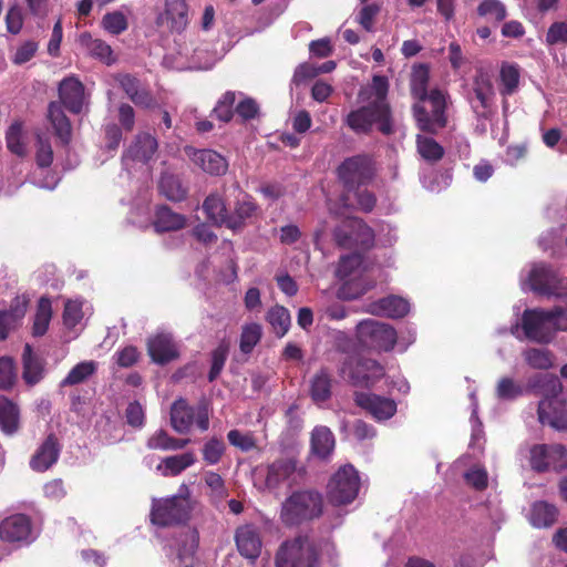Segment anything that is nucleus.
Segmentation results:
<instances>
[{
    "label": "nucleus",
    "instance_id": "nucleus-28",
    "mask_svg": "<svg viewBox=\"0 0 567 567\" xmlns=\"http://www.w3.org/2000/svg\"><path fill=\"white\" fill-rule=\"evenodd\" d=\"M157 23L166 24L171 30L182 31L187 24L185 0H166L165 11L158 17Z\"/></svg>",
    "mask_w": 567,
    "mask_h": 567
},
{
    "label": "nucleus",
    "instance_id": "nucleus-8",
    "mask_svg": "<svg viewBox=\"0 0 567 567\" xmlns=\"http://www.w3.org/2000/svg\"><path fill=\"white\" fill-rule=\"evenodd\" d=\"M357 337L363 347L377 351L392 350L398 340V333L392 326L374 319L360 321Z\"/></svg>",
    "mask_w": 567,
    "mask_h": 567
},
{
    "label": "nucleus",
    "instance_id": "nucleus-45",
    "mask_svg": "<svg viewBox=\"0 0 567 567\" xmlns=\"http://www.w3.org/2000/svg\"><path fill=\"white\" fill-rule=\"evenodd\" d=\"M97 370V363L93 360L82 361L74 365L68 375L61 381V386H72L85 382Z\"/></svg>",
    "mask_w": 567,
    "mask_h": 567
},
{
    "label": "nucleus",
    "instance_id": "nucleus-15",
    "mask_svg": "<svg viewBox=\"0 0 567 567\" xmlns=\"http://www.w3.org/2000/svg\"><path fill=\"white\" fill-rule=\"evenodd\" d=\"M342 374L355 386H371L384 375V368L372 359H353L346 362Z\"/></svg>",
    "mask_w": 567,
    "mask_h": 567
},
{
    "label": "nucleus",
    "instance_id": "nucleus-22",
    "mask_svg": "<svg viewBox=\"0 0 567 567\" xmlns=\"http://www.w3.org/2000/svg\"><path fill=\"white\" fill-rule=\"evenodd\" d=\"M76 42L79 47L90 56L100 60L106 65H112L116 62V55L114 54L110 44L99 38H93L90 32L81 33Z\"/></svg>",
    "mask_w": 567,
    "mask_h": 567
},
{
    "label": "nucleus",
    "instance_id": "nucleus-7",
    "mask_svg": "<svg viewBox=\"0 0 567 567\" xmlns=\"http://www.w3.org/2000/svg\"><path fill=\"white\" fill-rule=\"evenodd\" d=\"M318 547L308 537L284 543L276 555V567H319Z\"/></svg>",
    "mask_w": 567,
    "mask_h": 567
},
{
    "label": "nucleus",
    "instance_id": "nucleus-64",
    "mask_svg": "<svg viewBox=\"0 0 567 567\" xmlns=\"http://www.w3.org/2000/svg\"><path fill=\"white\" fill-rule=\"evenodd\" d=\"M16 381L14 363L12 359L0 358V389H10Z\"/></svg>",
    "mask_w": 567,
    "mask_h": 567
},
{
    "label": "nucleus",
    "instance_id": "nucleus-39",
    "mask_svg": "<svg viewBox=\"0 0 567 567\" xmlns=\"http://www.w3.org/2000/svg\"><path fill=\"white\" fill-rule=\"evenodd\" d=\"M203 209L207 218L218 226L228 228L229 214L223 198L217 194L209 195L203 203Z\"/></svg>",
    "mask_w": 567,
    "mask_h": 567
},
{
    "label": "nucleus",
    "instance_id": "nucleus-18",
    "mask_svg": "<svg viewBox=\"0 0 567 567\" xmlns=\"http://www.w3.org/2000/svg\"><path fill=\"white\" fill-rule=\"evenodd\" d=\"M530 466L537 472L560 471L567 466V451L560 444L535 445L530 450Z\"/></svg>",
    "mask_w": 567,
    "mask_h": 567
},
{
    "label": "nucleus",
    "instance_id": "nucleus-50",
    "mask_svg": "<svg viewBox=\"0 0 567 567\" xmlns=\"http://www.w3.org/2000/svg\"><path fill=\"white\" fill-rule=\"evenodd\" d=\"M351 196H353L357 200L355 207L364 213H370L375 206V196L367 189H360V187H358L351 192L346 190L343 198L346 206H354V204L351 202Z\"/></svg>",
    "mask_w": 567,
    "mask_h": 567
},
{
    "label": "nucleus",
    "instance_id": "nucleus-57",
    "mask_svg": "<svg viewBox=\"0 0 567 567\" xmlns=\"http://www.w3.org/2000/svg\"><path fill=\"white\" fill-rule=\"evenodd\" d=\"M363 7L360 9L357 21L358 23L367 31L373 30V22L375 17L381 11V6L379 3H362Z\"/></svg>",
    "mask_w": 567,
    "mask_h": 567
},
{
    "label": "nucleus",
    "instance_id": "nucleus-63",
    "mask_svg": "<svg viewBox=\"0 0 567 567\" xmlns=\"http://www.w3.org/2000/svg\"><path fill=\"white\" fill-rule=\"evenodd\" d=\"M6 140L7 146L12 153L19 156L24 155L25 148L21 142V125L19 123H14L9 127Z\"/></svg>",
    "mask_w": 567,
    "mask_h": 567
},
{
    "label": "nucleus",
    "instance_id": "nucleus-46",
    "mask_svg": "<svg viewBox=\"0 0 567 567\" xmlns=\"http://www.w3.org/2000/svg\"><path fill=\"white\" fill-rule=\"evenodd\" d=\"M266 320L271 326L274 333L279 338L284 337L288 332L291 323L289 311L285 307L278 305L268 310Z\"/></svg>",
    "mask_w": 567,
    "mask_h": 567
},
{
    "label": "nucleus",
    "instance_id": "nucleus-23",
    "mask_svg": "<svg viewBox=\"0 0 567 567\" xmlns=\"http://www.w3.org/2000/svg\"><path fill=\"white\" fill-rule=\"evenodd\" d=\"M410 311V303L406 299L398 296H389L373 301L365 307V312L373 316L402 318Z\"/></svg>",
    "mask_w": 567,
    "mask_h": 567
},
{
    "label": "nucleus",
    "instance_id": "nucleus-26",
    "mask_svg": "<svg viewBox=\"0 0 567 567\" xmlns=\"http://www.w3.org/2000/svg\"><path fill=\"white\" fill-rule=\"evenodd\" d=\"M148 354L156 363H166L178 357L176 344L168 333H158L147 343Z\"/></svg>",
    "mask_w": 567,
    "mask_h": 567
},
{
    "label": "nucleus",
    "instance_id": "nucleus-25",
    "mask_svg": "<svg viewBox=\"0 0 567 567\" xmlns=\"http://www.w3.org/2000/svg\"><path fill=\"white\" fill-rule=\"evenodd\" d=\"M157 151V141L150 134H138L135 141L130 145L123 155V162L127 165L128 161L142 164L148 163Z\"/></svg>",
    "mask_w": 567,
    "mask_h": 567
},
{
    "label": "nucleus",
    "instance_id": "nucleus-58",
    "mask_svg": "<svg viewBox=\"0 0 567 567\" xmlns=\"http://www.w3.org/2000/svg\"><path fill=\"white\" fill-rule=\"evenodd\" d=\"M545 42L547 45H567V22L557 21L547 30Z\"/></svg>",
    "mask_w": 567,
    "mask_h": 567
},
{
    "label": "nucleus",
    "instance_id": "nucleus-36",
    "mask_svg": "<svg viewBox=\"0 0 567 567\" xmlns=\"http://www.w3.org/2000/svg\"><path fill=\"white\" fill-rule=\"evenodd\" d=\"M334 436L329 427L317 426L311 434V451L320 458H327L334 449Z\"/></svg>",
    "mask_w": 567,
    "mask_h": 567
},
{
    "label": "nucleus",
    "instance_id": "nucleus-24",
    "mask_svg": "<svg viewBox=\"0 0 567 567\" xmlns=\"http://www.w3.org/2000/svg\"><path fill=\"white\" fill-rule=\"evenodd\" d=\"M59 102L72 113H80L84 104L83 84L75 78H66L59 85Z\"/></svg>",
    "mask_w": 567,
    "mask_h": 567
},
{
    "label": "nucleus",
    "instance_id": "nucleus-33",
    "mask_svg": "<svg viewBox=\"0 0 567 567\" xmlns=\"http://www.w3.org/2000/svg\"><path fill=\"white\" fill-rule=\"evenodd\" d=\"M560 404L558 400H542L538 404V419L542 424H548L557 430H567V410L554 409L549 412L548 409L554 405Z\"/></svg>",
    "mask_w": 567,
    "mask_h": 567
},
{
    "label": "nucleus",
    "instance_id": "nucleus-59",
    "mask_svg": "<svg viewBox=\"0 0 567 567\" xmlns=\"http://www.w3.org/2000/svg\"><path fill=\"white\" fill-rule=\"evenodd\" d=\"M228 355V347L226 344L218 346L212 353V368L208 373V380L214 381L221 372Z\"/></svg>",
    "mask_w": 567,
    "mask_h": 567
},
{
    "label": "nucleus",
    "instance_id": "nucleus-16",
    "mask_svg": "<svg viewBox=\"0 0 567 567\" xmlns=\"http://www.w3.org/2000/svg\"><path fill=\"white\" fill-rule=\"evenodd\" d=\"M30 517L24 514H14L0 523V538L17 546L29 545L35 539Z\"/></svg>",
    "mask_w": 567,
    "mask_h": 567
},
{
    "label": "nucleus",
    "instance_id": "nucleus-56",
    "mask_svg": "<svg viewBox=\"0 0 567 567\" xmlns=\"http://www.w3.org/2000/svg\"><path fill=\"white\" fill-rule=\"evenodd\" d=\"M224 452H225L224 442L221 440L213 437V439L208 440L203 446V450H202L203 460L208 465H215L221 460Z\"/></svg>",
    "mask_w": 567,
    "mask_h": 567
},
{
    "label": "nucleus",
    "instance_id": "nucleus-55",
    "mask_svg": "<svg viewBox=\"0 0 567 567\" xmlns=\"http://www.w3.org/2000/svg\"><path fill=\"white\" fill-rule=\"evenodd\" d=\"M495 391L499 400L513 401L523 395L524 388L512 378L505 377L499 379Z\"/></svg>",
    "mask_w": 567,
    "mask_h": 567
},
{
    "label": "nucleus",
    "instance_id": "nucleus-30",
    "mask_svg": "<svg viewBox=\"0 0 567 567\" xmlns=\"http://www.w3.org/2000/svg\"><path fill=\"white\" fill-rule=\"evenodd\" d=\"M194 164L199 166L204 172L212 175H220L227 171L226 159L212 150H195L188 153Z\"/></svg>",
    "mask_w": 567,
    "mask_h": 567
},
{
    "label": "nucleus",
    "instance_id": "nucleus-61",
    "mask_svg": "<svg viewBox=\"0 0 567 567\" xmlns=\"http://www.w3.org/2000/svg\"><path fill=\"white\" fill-rule=\"evenodd\" d=\"M205 484L210 489V495L215 501H221L226 497L227 491L221 476L215 472L205 474Z\"/></svg>",
    "mask_w": 567,
    "mask_h": 567
},
{
    "label": "nucleus",
    "instance_id": "nucleus-38",
    "mask_svg": "<svg viewBox=\"0 0 567 567\" xmlns=\"http://www.w3.org/2000/svg\"><path fill=\"white\" fill-rule=\"evenodd\" d=\"M117 80L121 87L136 105L148 107L153 104V97L147 91L141 90L138 80L128 74L120 75Z\"/></svg>",
    "mask_w": 567,
    "mask_h": 567
},
{
    "label": "nucleus",
    "instance_id": "nucleus-35",
    "mask_svg": "<svg viewBox=\"0 0 567 567\" xmlns=\"http://www.w3.org/2000/svg\"><path fill=\"white\" fill-rule=\"evenodd\" d=\"M196 462L194 453L186 452L178 455L167 456L157 465V471L163 476H176Z\"/></svg>",
    "mask_w": 567,
    "mask_h": 567
},
{
    "label": "nucleus",
    "instance_id": "nucleus-27",
    "mask_svg": "<svg viewBox=\"0 0 567 567\" xmlns=\"http://www.w3.org/2000/svg\"><path fill=\"white\" fill-rule=\"evenodd\" d=\"M27 306L25 297H17L9 310L0 312V340H4L20 324L27 312Z\"/></svg>",
    "mask_w": 567,
    "mask_h": 567
},
{
    "label": "nucleus",
    "instance_id": "nucleus-11",
    "mask_svg": "<svg viewBox=\"0 0 567 567\" xmlns=\"http://www.w3.org/2000/svg\"><path fill=\"white\" fill-rule=\"evenodd\" d=\"M337 244L343 248L368 250L374 244L372 229L359 218H348L334 230Z\"/></svg>",
    "mask_w": 567,
    "mask_h": 567
},
{
    "label": "nucleus",
    "instance_id": "nucleus-44",
    "mask_svg": "<svg viewBox=\"0 0 567 567\" xmlns=\"http://www.w3.org/2000/svg\"><path fill=\"white\" fill-rule=\"evenodd\" d=\"M519 69L513 63H503L499 70L501 87L499 93L503 96L514 94L519 85Z\"/></svg>",
    "mask_w": 567,
    "mask_h": 567
},
{
    "label": "nucleus",
    "instance_id": "nucleus-5",
    "mask_svg": "<svg viewBox=\"0 0 567 567\" xmlns=\"http://www.w3.org/2000/svg\"><path fill=\"white\" fill-rule=\"evenodd\" d=\"M190 511L189 488L183 484L176 495L153 498L151 522L162 527L182 524L188 519Z\"/></svg>",
    "mask_w": 567,
    "mask_h": 567
},
{
    "label": "nucleus",
    "instance_id": "nucleus-53",
    "mask_svg": "<svg viewBox=\"0 0 567 567\" xmlns=\"http://www.w3.org/2000/svg\"><path fill=\"white\" fill-rule=\"evenodd\" d=\"M262 336L261 326L252 322L243 327L240 336V351L244 353H250L255 346L260 341Z\"/></svg>",
    "mask_w": 567,
    "mask_h": 567
},
{
    "label": "nucleus",
    "instance_id": "nucleus-12",
    "mask_svg": "<svg viewBox=\"0 0 567 567\" xmlns=\"http://www.w3.org/2000/svg\"><path fill=\"white\" fill-rule=\"evenodd\" d=\"M338 176L347 192L368 184L374 176L373 162L369 156L357 155L347 158L338 167Z\"/></svg>",
    "mask_w": 567,
    "mask_h": 567
},
{
    "label": "nucleus",
    "instance_id": "nucleus-40",
    "mask_svg": "<svg viewBox=\"0 0 567 567\" xmlns=\"http://www.w3.org/2000/svg\"><path fill=\"white\" fill-rule=\"evenodd\" d=\"M558 511L547 502H535L530 509L529 520L535 527H548L556 522Z\"/></svg>",
    "mask_w": 567,
    "mask_h": 567
},
{
    "label": "nucleus",
    "instance_id": "nucleus-21",
    "mask_svg": "<svg viewBox=\"0 0 567 567\" xmlns=\"http://www.w3.org/2000/svg\"><path fill=\"white\" fill-rule=\"evenodd\" d=\"M60 455L58 439L50 434L35 450L30 460V467L35 472H45L54 465Z\"/></svg>",
    "mask_w": 567,
    "mask_h": 567
},
{
    "label": "nucleus",
    "instance_id": "nucleus-13",
    "mask_svg": "<svg viewBox=\"0 0 567 567\" xmlns=\"http://www.w3.org/2000/svg\"><path fill=\"white\" fill-rule=\"evenodd\" d=\"M196 422L202 431H207L209 427V417L206 408L190 406L186 400H176L171 408V425L181 434L187 433L193 423Z\"/></svg>",
    "mask_w": 567,
    "mask_h": 567
},
{
    "label": "nucleus",
    "instance_id": "nucleus-20",
    "mask_svg": "<svg viewBox=\"0 0 567 567\" xmlns=\"http://www.w3.org/2000/svg\"><path fill=\"white\" fill-rule=\"evenodd\" d=\"M236 546L241 556L255 561L261 553L262 542L256 526L244 525L236 530Z\"/></svg>",
    "mask_w": 567,
    "mask_h": 567
},
{
    "label": "nucleus",
    "instance_id": "nucleus-19",
    "mask_svg": "<svg viewBox=\"0 0 567 567\" xmlns=\"http://www.w3.org/2000/svg\"><path fill=\"white\" fill-rule=\"evenodd\" d=\"M354 401L379 421L388 420L396 412V403L393 400L373 393L357 392Z\"/></svg>",
    "mask_w": 567,
    "mask_h": 567
},
{
    "label": "nucleus",
    "instance_id": "nucleus-42",
    "mask_svg": "<svg viewBox=\"0 0 567 567\" xmlns=\"http://www.w3.org/2000/svg\"><path fill=\"white\" fill-rule=\"evenodd\" d=\"M430 80V70L425 64H419L413 68L411 74V92L412 95L420 102H425L430 92H427V84Z\"/></svg>",
    "mask_w": 567,
    "mask_h": 567
},
{
    "label": "nucleus",
    "instance_id": "nucleus-4",
    "mask_svg": "<svg viewBox=\"0 0 567 567\" xmlns=\"http://www.w3.org/2000/svg\"><path fill=\"white\" fill-rule=\"evenodd\" d=\"M322 495L315 491H297L281 504L280 519L285 525L296 526L322 514Z\"/></svg>",
    "mask_w": 567,
    "mask_h": 567
},
{
    "label": "nucleus",
    "instance_id": "nucleus-17",
    "mask_svg": "<svg viewBox=\"0 0 567 567\" xmlns=\"http://www.w3.org/2000/svg\"><path fill=\"white\" fill-rule=\"evenodd\" d=\"M495 90L491 76L478 70L473 79L470 103L478 117L487 118L494 103Z\"/></svg>",
    "mask_w": 567,
    "mask_h": 567
},
{
    "label": "nucleus",
    "instance_id": "nucleus-14",
    "mask_svg": "<svg viewBox=\"0 0 567 567\" xmlns=\"http://www.w3.org/2000/svg\"><path fill=\"white\" fill-rule=\"evenodd\" d=\"M526 284H528L530 290L542 296L563 297L566 295L561 279L545 264H535L532 266L527 275V280L523 281V286Z\"/></svg>",
    "mask_w": 567,
    "mask_h": 567
},
{
    "label": "nucleus",
    "instance_id": "nucleus-51",
    "mask_svg": "<svg viewBox=\"0 0 567 567\" xmlns=\"http://www.w3.org/2000/svg\"><path fill=\"white\" fill-rule=\"evenodd\" d=\"M101 27L112 35H118L127 30L128 21L122 11H112L103 16Z\"/></svg>",
    "mask_w": 567,
    "mask_h": 567
},
{
    "label": "nucleus",
    "instance_id": "nucleus-43",
    "mask_svg": "<svg viewBox=\"0 0 567 567\" xmlns=\"http://www.w3.org/2000/svg\"><path fill=\"white\" fill-rule=\"evenodd\" d=\"M0 429L3 433L11 435L19 429V409L7 400H0Z\"/></svg>",
    "mask_w": 567,
    "mask_h": 567
},
{
    "label": "nucleus",
    "instance_id": "nucleus-52",
    "mask_svg": "<svg viewBox=\"0 0 567 567\" xmlns=\"http://www.w3.org/2000/svg\"><path fill=\"white\" fill-rule=\"evenodd\" d=\"M311 398L315 402H323L331 394V380L324 371L318 372L311 381Z\"/></svg>",
    "mask_w": 567,
    "mask_h": 567
},
{
    "label": "nucleus",
    "instance_id": "nucleus-48",
    "mask_svg": "<svg viewBox=\"0 0 567 567\" xmlns=\"http://www.w3.org/2000/svg\"><path fill=\"white\" fill-rule=\"evenodd\" d=\"M52 307L50 299L42 297L38 302L37 313L33 320L32 333L35 337L43 336L51 321Z\"/></svg>",
    "mask_w": 567,
    "mask_h": 567
},
{
    "label": "nucleus",
    "instance_id": "nucleus-62",
    "mask_svg": "<svg viewBox=\"0 0 567 567\" xmlns=\"http://www.w3.org/2000/svg\"><path fill=\"white\" fill-rule=\"evenodd\" d=\"M229 443L244 452L256 447V442L250 433H243L238 430H231L227 434Z\"/></svg>",
    "mask_w": 567,
    "mask_h": 567
},
{
    "label": "nucleus",
    "instance_id": "nucleus-60",
    "mask_svg": "<svg viewBox=\"0 0 567 567\" xmlns=\"http://www.w3.org/2000/svg\"><path fill=\"white\" fill-rule=\"evenodd\" d=\"M82 318V302L79 300H68L63 312L64 324L69 328H74Z\"/></svg>",
    "mask_w": 567,
    "mask_h": 567
},
{
    "label": "nucleus",
    "instance_id": "nucleus-41",
    "mask_svg": "<svg viewBox=\"0 0 567 567\" xmlns=\"http://www.w3.org/2000/svg\"><path fill=\"white\" fill-rule=\"evenodd\" d=\"M159 193L172 202H181L186 197L187 189L183 186L179 178L164 173L158 183Z\"/></svg>",
    "mask_w": 567,
    "mask_h": 567
},
{
    "label": "nucleus",
    "instance_id": "nucleus-1",
    "mask_svg": "<svg viewBox=\"0 0 567 567\" xmlns=\"http://www.w3.org/2000/svg\"><path fill=\"white\" fill-rule=\"evenodd\" d=\"M388 91V79L374 75L372 83L360 90L358 99L362 105L347 115V125L357 134H367L374 125L383 134H390L392 123Z\"/></svg>",
    "mask_w": 567,
    "mask_h": 567
},
{
    "label": "nucleus",
    "instance_id": "nucleus-32",
    "mask_svg": "<svg viewBox=\"0 0 567 567\" xmlns=\"http://www.w3.org/2000/svg\"><path fill=\"white\" fill-rule=\"evenodd\" d=\"M257 205L248 195L237 199L234 210L229 214L228 228L231 230L241 229L246 223L257 213Z\"/></svg>",
    "mask_w": 567,
    "mask_h": 567
},
{
    "label": "nucleus",
    "instance_id": "nucleus-31",
    "mask_svg": "<svg viewBox=\"0 0 567 567\" xmlns=\"http://www.w3.org/2000/svg\"><path fill=\"white\" fill-rule=\"evenodd\" d=\"M48 120L53 128L54 135L63 145H68L72 138V125L59 102H51L49 104Z\"/></svg>",
    "mask_w": 567,
    "mask_h": 567
},
{
    "label": "nucleus",
    "instance_id": "nucleus-3",
    "mask_svg": "<svg viewBox=\"0 0 567 567\" xmlns=\"http://www.w3.org/2000/svg\"><path fill=\"white\" fill-rule=\"evenodd\" d=\"M305 470L292 453L282 455L257 470L260 488L274 492L281 486H292L303 476Z\"/></svg>",
    "mask_w": 567,
    "mask_h": 567
},
{
    "label": "nucleus",
    "instance_id": "nucleus-49",
    "mask_svg": "<svg viewBox=\"0 0 567 567\" xmlns=\"http://www.w3.org/2000/svg\"><path fill=\"white\" fill-rule=\"evenodd\" d=\"M417 152L427 162H437L444 155V148L432 137L416 136Z\"/></svg>",
    "mask_w": 567,
    "mask_h": 567
},
{
    "label": "nucleus",
    "instance_id": "nucleus-10",
    "mask_svg": "<svg viewBox=\"0 0 567 567\" xmlns=\"http://www.w3.org/2000/svg\"><path fill=\"white\" fill-rule=\"evenodd\" d=\"M520 324L524 336L537 343H549L556 334L551 310L526 309Z\"/></svg>",
    "mask_w": 567,
    "mask_h": 567
},
{
    "label": "nucleus",
    "instance_id": "nucleus-37",
    "mask_svg": "<svg viewBox=\"0 0 567 567\" xmlns=\"http://www.w3.org/2000/svg\"><path fill=\"white\" fill-rule=\"evenodd\" d=\"M522 357L525 363L534 370H549L555 365V355L546 348H526L523 350Z\"/></svg>",
    "mask_w": 567,
    "mask_h": 567
},
{
    "label": "nucleus",
    "instance_id": "nucleus-47",
    "mask_svg": "<svg viewBox=\"0 0 567 567\" xmlns=\"http://www.w3.org/2000/svg\"><path fill=\"white\" fill-rule=\"evenodd\" d=\"M22 361L24 381L31 385L38 383L42 378V368L30 344L24 346Z\"/></svg>",
    "mask_w": 567,
    "mask_h": 567
},
{
    "label": "nucleus",
    "instance_id": "nucleus-29",
    "mask_svg": "<svg viewBox=\"0 0 567 567\" xmlns=\"http://www.w3.org/2000/svg\"><path fill=\"white\" fill-rule=\"evenodd\" d=\"M526 389L537 394H543L544 400H557L563 390L559 379L554 374H534L527 380Z\"/></svg>",
    "mask_w": 567,
    "mask_h": 567
},
{
    "label": "nucleus",
    "instance_id": "nucleus-54",
    "mask_svg": "<svg viewBox=\"0 0 567 567\" xmlns=\"http://www.w3.org/2000/svg\"><path fill=\"white\" fill-rule=\"evenodd\" d=\"M477 13L488 21L499 22L506 18V8L499 0H483L477 7Z\"/></svg>",
    "mask_w": 567,
    "mask_h": 567
},
{
    "label": "nucleus",
    "instance_id": "nucleus-6",
    "mask_svg": "<svg viewBox=\"0 0 567 567\" xmlns=\"http://www.w3.org/2000/svg\"><path fill=\"white\" fill-rule=\"evenodd\" d=\"M450 95L446 91L432 89L425 102H417L413 106V113L421 131L436 133L445 127L447 118L445 110Z\"/></svg>",
    "mask_w": 567,
    "mask_h": 567
},
{
    "label": "nucleus",
    "instance_id": "nucleus-9",
    "mask_svg": "<svg viewBox=\"0 0 567 567\" xmlns=\"http://www.w3.org/2000/svg\"><path fill=\"white\" fill-rule=\"evenodd\" d=\"M360 489V477L357 470L348 464L340 467L331 477L327 495L333 505H346L352 503Z\"/></svg>",
    "mask_w": 567,
    "mask_h": 567
},
{
    "label": "nucleus",
    "instance_id": "nucleus-34",
    "mask_svg": "<svg viewBox=\"0 0 567 567\" xmlns=\"http://www.w3.org/2000/svg\"><path fill=\"white\" fill-rule=\"evenodd\" d=\"M186 217L173 212L167 206H161L155 213L154 228L158 233L174 231L184 228Z\"/></svg>",
    "mask_w": 567,
    "mask_h": 567
},
{
    "label": "nucleus",
    "instance_id": "nucleus-2",
    "mask_svg": "<svg viewBox=\"0 0 567 567\" xmlns=\"http://www.w3.org/2000/svg\"><path fill=\"white\" fill-rule=\"evenodd\" d=\"M367 269L368 262L360 252L340 257L336 269L337 278L342 281L337 290L338 299L355 300L374 287V281L364 276Z\"/></svg>",
    "mask_w": 567,
    "mask_h": 567
}]
</instances>
